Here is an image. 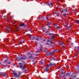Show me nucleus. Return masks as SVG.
I'll return each mask as SVG.
<instances>
[{"label": "nucleus", "instance_id": "obj_16", "mask_svg": "<svg viewBox=\"0 0 79 79\" xmlns=\"http://www.w3.org/2000/svg\"><path fill=\"white\" fill-rule=\"evenodd\" d=\"M68 9H64V11H65L66 13L68 12Z\"/></svg>", "mask_w": 79, "mask_h": 79}, {"label": "nucleus", "instance_id": "obj_27", "mask_svg": "<svg viewBox=\"0 0 79 79\" xmlns=\"http://www.w3.org/2000/svg\"><path fill=\"white\" fill-rule=\"evenodd\" d=\"M52 60H54V61H56V59L54 57H52Z\"/></svg>", "mask_w": 79, "mask_h": 79}, {"label": "nucleus", "instance_id": "obj_32", "mask_svg": "<svg viewBox=\"0 0 79 79\" xmlns=\"http://www.w3.org/2000/svg\"><path fill=\"white\" fill-rule=\"evenodd\" d=\"M14 27H17V26L16 25V24H15V25L14 26Z\"/></svg>", "mask_w": 79, "mask_h": 79}, {"label": "nucleus", "instance_id": "obj_36", "mask_svg": "<svg viewBox=\"0 0 79 79\" xmlns=\"http://www.w3.org/2000/svg\"><path fill=\"white\" fill-rule=\"evenodd\" d=\"M7 31H10L9 30V28L8 27H7Z\"/></svg>", "mask_w": 79, "mask_h": 79}, {"label": "nucleus", "instance_id": "obj_12", "mask_svg": "<svg viewBox=\"0 0 79 79\" xmlns=\"http://www.w3.org/2000/svg\"><path fill=\"white\" fill-rule=\"evenodd\" d=\"M21 74V72L20 71L19 72L18 75V76L19 77H20L19 76H20Z\"/></svg>", "mask_w": 79, "mask_h": 79}, {"label": "nucleus", "instance_id": "obj_17", "mask_svg": "<svg viewBox=\"0 0 79 79\" xmlns=\"http://www.w3.org/2000/svg\"><path fill=\"white\" fill-rule=\"evenodd\" d=\"M69 73H66L65 74L66 76H69Z\"/></svg>", "mask_w": 79, "mask_h": 79}, {"label": "nucleus", "instance_id": "obj_50", "mask_svg": "<svg viewBox=\"0 0 79 79\" xmlns=\"http://www.w3.org/2000/svg\"><path fill=\"white\" fill-rule=\"evenodd\" d=\"M48 31H47L46 32V33H48Z\"/></svg>", "mask_w": 79, "mask_h": 79}, {"label": "nucleus", "instance_id": "obj_55", "mask_svg": "<svg viewBox=\"0 0 79 79\" xmlns=\"http://www.w3.org/2000/svg\"><path fill=\"white\" fill-rule=\"evenodd\" d=\"M2 65V64H1V62H0V66Z\"/></svg>", "mask_w": 79, "mask_h": 79}, {"label": "nucleus", "instance_id": "obj_63", "mask_svg": "<svg viewBox=\"0 0 79 79\" xmlns=\"http://www.w3.org/2000/svg\"><path fill=\"white\" fill-rule=\"evenodd\" d=\"M78 53H79V52H78Z\"/></svg>", "mask_w": 79, "mask_h": 79}, {"label": "nucleus", "instance_id": "obj_3", "mask_svg": "<svg viewBox=\"0 0 79 79\" xmlns=\"http://www.w3.org/2000/svg\"><path fill=\"white\" fill-rule=\"evenodd\" d=\"M27 57L26 56H23L22 57H21L19 59V61H21V60H25V59H26Z\"/></svg>", "mask_w": 79, "mask_h": 79}, {"label": "nucleus", "instance_id": "obj_38", "mask_svg": "<svg viewBox=\"0 0 79 79\" xmlns=\"http://www.w3.org/2000/svg\"><path fill=\"white\" fill-rule=\"evenodd\" d=\"M57 51V49H56L54 50V51L53 52H56Z\"/></svg>", "mask_w": 79, "mask_h": 79}, {"label": "nucleus", "instance_id": "obj_2", "mask_svg": "<svg viewBox=\"0 0 79 79\" xmlns=\"http://www.w3.org/2000/svg\"><path fill=\"white\" fill-rule=\"evenodd\" d=\"M56 35L54 34L53 35H52L51 37V38L50 40H48V42H52L53 41V40L54 39V37H55Z\"/></svg>", "mask_w": 79, "mask_h": 79}, {"label": "nucleus", "instance_id": "obj_8", "mask_svg": "<svg viewBox=\"0 0 79 79\" xmlns=\"http://www.w3.org/2000/svg\"><path fill=\"white\" fill-rule=\"evenodd\" d=\"M48 70H49V69H48V68H47V67L45 68L44 69L45 71H46V72H48Z\"/></svg>", "mask_w": 79, "mask_h": 79}, {"label": "nucleus", "instance_id": "obj_42", "mask_svg": "<svg viewBox=\"0 0 79 79\" xmlns=\"http://www.w3.org/2000/svg\"><path fill=\"white\" fill-rule=\"evenodd\" d=\"M56 29H59V27H56Z\"/></svg>", "mask_w": 79, "mask_h": 79}, {"label": "nucleus", "instance_id": "obj_13", "mask_svg": "<svg viewBox=\"0 0 79 79\" xmlns=\"http://www.w3.org/2000/svg\"><path fill=\"white\" fill-rule=\"evenodd\" d=\"M52 25H53V26H58V24L57 23H52Z\"/></svg>", "mask_w": 79, "mask_h": 79}, {"label": "nucleus", "instance_id": "obj_56", "mask_svg": "<svg viewBox=\"0 0 79 79\" xmlns=\"http://www.w3.org/2000/svg\"><path fill=\"white\" fill-rule=\"evenodd\" d=\"M77 73H79V71H77Z\"/></svg>", "mask_w": 79, "mask_h": 79}, {"label": "nucleus", "instance_id": "obj_22", "mask_svg": "<svg viewBox=\"0 0 79 79\" xmlns=\"http://www.w3.org/2000/svg\"><path fill=\"white\" fill-rule=\"evenodd\" d=\"M69 19L70 20H73V18H70V17H69Z\"/></svg>", "mask_w": 79, "mask_h": 79}, {"label": "nucleus", "instance_id": "obj_51", "mask_svg": "<svg viewBox=\"0 0 79 79\" xmlns=\"http://www.w3.org/2000/svg\"><path fill=\"white\" fill-rule=\"evenodd\" d=\"M52 34H51V33H49V35H52Z\"/></svg>", "mask_w": 79, "mask_h": 79}, {"label": "nucleus", "instance_id": "obj_57", "mask_svg": "<svg viewBox=\"0 0 79 79\" xmlns=\"http://www.w3.org/2000/svg\"><path fill=\"white\" fill-rule=\"evenodd\" d=\"M25 72L27 71V70L25 69Z\"/></svg>", "mask_w": 79, "mask_h": 79}, {"label": "nucleus", "instance_id": "obj_30", "mask_svg": "<svg viewBox=\"0 0 79 79\" xmlns=\"http://www.w3.org/2000/svg\"><path fill=\"white\" fill-rule=\"evenodd\" d=\"M14 16L13 15L11 16H10V18L11 19H13V17Z\"/></svg>", "mask_w": 79, "mask_h": 79}, {"label": "nucleus", "instance_id": "obj_46", "mask_svg": "<svg viewBox=\"0 0 79 79\" xmlns=\"http://www.w3.org/2000/svg\"><path fill=\"white\" fill-rule=\"evenodd\" d=\"M48 27H49V28H52V26H49Z\"/></svg>", "mask_w": 79, "mask_h": 79}, {"label": "nucleus", "instance_id": "obj_10", "mask_svg": "<svg viewBox=\"0 0 79 79\" xmlns=\"http://www.w3.org/2000/svg\"><path fill=\"white\" fill-rule=\"evenodd\" d=\"M54 52H51L49 53V55H53L54 54Z\"/></svg>", "mask_w": 79, "mask_h": 79}, {"label": "nucleus", "instance_id": "obj_43", "mask_svg": "<svg viewBox=\"0 0 79 79\" xmlns=\"http://www.w3.org/2000/svg\"><path fill=\"white\" fill-rule=\"evenodd\" d=\"M35 44H36V45H37V42L35 41Z\"/></svg>", "mask_w": 79, "mask_h": 79}, {"label": "nucleus", "instance_id": "obj_28", "mask_svg": "<svg viewBox=\"0 0 79 79\" xmlns=\"http://www.w3.org/2000/svg\"><path fill=\"white\" fill-rule=\"evenodd\" d=\"M76 49L77 50H79V47H77V48H76Z\"/></svg>", "mask_w": 79, "mask_h": 79}, {"label": "nucleus", "instance_id": "obj_58", "mask_svg": "<svg viewBox=\"0 0 79 79\" xmlns=\"http://www.w3.org/2000/svg\"><path fill=\"white\" fill-rule=\"evenodd\" d=\"M14 40V41H15V39H13V40Z\"/></svg>", "mask_w": 79, "mask_h": 79}, {"label": "nucleus", "instance_id": "obj_53", "mask_svg": "<svg viewBox=\"0 0 79 79\" xmlns=\"http://www.w3.org/2000/svg\"><path fill=\"white\" fill-rule=\"evenodd\" d=\"M10 63H11V62H9L8 63V64H10Z\"/></svg>", "mask_w": 79, "mask_h": 79}, {"label": "nucleus", "instance_id": "obj_61", "mask_svg": "<svg viewBox=\"0 0 79 79\" xmlns=\"http://www.w3.org/2000/svg\"><path fill=\"white\" fill-rule=\"evenodd\" d=\"M24 27H26V26H24Z\"/></svg>", "mask_w": 79, "mask_h": 79}, {"label": "nucleus", "instance_id": "obj_54", "mask_svg": "<svg viewBox=\"0 0 79 79\" xmlns=\"http://www.w3.org/2000/svg\"><path fill=\"white\" fill-rule=\"evenodd\" d=\"M43 41H44V42H45V40H43Z\"/></svg>", "mask_w": 79, "mask_h": 79}, {"label": "nucleus", "instance_id": "obj_47", "mask_svg": "<svg viewBox=\"0 0 79 79\" xmlns=\"http://www.w3.org/2000/svg\"><path fill=\"white\" fill-rule=\"evenodd\" d=\"M6 58L7 59H8V58H9V57L8 56H6Z\"/></svg>", "mask_w": 79, "mask_h": 79}, {"label": "nucleus", "instance_id": "obj_11", "mask_svg": "<svg viewBox=\"0 0 79 79\" xmlns=\"http://www.w3.org/2000/svg\"><path fill=\"white\" fill-rule=\"evenodd\" d=\"M24 26V24L23 23H21L20 25V26Z\"/></svg>", "mask_w": 79, "mask_h": 79}, {"label": "nucleus", "instance_id": "obj_37", "mask_svg": "<svg viewBox=\"0 0 79 79\" xmlns=\"http://www.w3.org/2000/svg\"><path fill=\"white\" fill-rule=\"evenodd\" d=\"M46 67H48V66H49V64H48L46 65Z\"/></svg>", "mask_w": 79, "mask_h": 79}, {"label": "nucleus", "instance_id": "obj_60", "mask_svg": "<svg viewBox=\"0 0 79 79\" xmlns=\"http://www.w3.org/2000/svg\"><path fill=\"white\" fill-rule=\"evenodd\" d=\"M24 42H25V40H24V41H23V42L24 43Z\"/></svg>", "mask_w": 79, "mask_h": 79}, {"label": "nucleus", "instance_id": "obj_14", "mask_svg": "<svg viewBox=\"0 0 79 79\" xmlns=\"http://www.w3.org/2000/svg\"><path fill=\"white\" fill-rule=\"evenodd\" d=\"M4 41H6V42H8V39L7 38L4 39Z\"/></svg>", "mask_w": 79, "mask_h": 79}, {"label": "nucleus", "instance_id": "obj_21", "mask_svg": "<svg viewBox=\"0 0 79 79\" xmlns=\"http://www.w3.org/2000/svg\"><path fill=\"white\" fill-rule=\"evenodd\" d=\"M22 43H23V42L22 41H20L19 42V45H21V44H22Z\"/></svg>", "mask_w": 79, "mask_h": 79}, {"label": "nucleus", "instance_id": "obj_64", "mask_svg": "<svg viewBox=\"0 0 79 79\" xmlns=\"http://www.w3.org/2000/svg\"><path fill=\"white\" fill-rule=\"evenodd\" d=\"M76 79H79V78H77Z\"/></svg>", "mask_w": 79, "mask_h": 79}, {"label": "nucleus", "instance_id": "obj_18", "mask_svg": "<svg viewBox=\"0 0 79 79\" xmlns=\"http://www.w3.org/2000/svg\"><path fill=\"white\" fill-rule=\"evenodd\" d=\"M50 19V18H49V17H48V16L46 17V20H47V19Z\"/></svg>", "mask_w": 79, "mask_h": 79}, {"label": "nucleus", "instance_id": "obj_25", "mask_svg": "<svg viewBox=\"0 0 79 79\" xmlns=\"http://www.w3.org/2000/svg\"><path fill=\"white\" fill-rule=\"evenodd\" d=\"M47 25H50V22H48V23L47 24Z\"/></svg>", "mask_w": 79, "mask_h": 79}, {"label": "nucleus", "instance_id": "obj_59", "mask_svg": "<svg viewBox=\"0 0 79 79\" xmlns=\"http://www.w3.org/2000/svg\"><path fill=\"white\" fill-rule=\"evenodd\" d=\"M38 40V38H37V39H36V40Z\"/></svg>", "mask_w": 79, "mask_h": 79}, {"label": "nucleus", "instance_id": "obj_9", "mask_svg": "<svg viewBox=\"0 0 79 79\" xmlns=\"http://www.w3.org/2000/svg\"><path fill=\"white\" fill-rule=\"evenodd\" d=\"M12 72L13 73V74L14 75V76H17V73H16L15 72V71H12Z\"/></svg>", "mask_w": 79, "mask_h": 79}, {"label": "nucleus", "instance_id": "obj_19", "mask_svg": "<svg viewBox=\"0 0 79 79\" xmlns=\"http://www.w3.org/2000/svg\"><path fill=\"white\" fill-rule=\"evenodd\" d=\"M48 6H50V5H52V3H50V4H48Z\"/></svg>", "mask_w": 79, "mask_h": 79}, {"label": "nucleus", "instance_id": "obj_29", "mask_svg": "<svg viewBox=\"0 0 79 79\" xmlns=\"http://www.w3.org/2000/svg\"><path fill=\"white\" fill-rule=\"evenodd\" d=\"M2 65V66H4V67H7V65Z\"/></svg>", "mask_w": 79, "mask_h": 79}, {"label": "nucleus", "instance_id": "obj_41", "mask_svg": "<svg viewBox=\"0 0 79 79\" xmlns=\"http://www.w3.org/2000/svg\"><path fill=\"white\" fill-rule=\"evenodd\" d=\"M46 45H49V44L48 43H47L46 44Z\"/></svg>", "mask_w": 79, "mask_h": 79}, {"label": "nucleus", "instance_id": "obj_31", "mask_svg": "<svg viewBox=\"0 0 79 79\" xmlns=\"http://www.w3.org/2000/svg\"><path fill=\"white\" fill-rule=\"evenodd\" d=\"M36 38L35 37H33L32 39V40H35L36 39Z\"/></svg>", "mask_w": 79, "mask_h": 79}, {"label": "nucleus", "instance_id": "obj_44", "mask_svg": "<svg viewBox=\"0 0 79 79\" xmlns=\"http://www.w3.org/2000/svg\"><path fill=\"white\" fill-rule=\"evenodd\" d=\"M2 75V73H0V76H1Z\"/></svg>", "mask_w": 79, "mask_h": 79}, {"label": "nucleus", "instance_id": "obj_52", "mask_svg": "<svg viewBox=\"0 0 79 79\" xmlns=\"http://www.w3.org/2000/svg\"><path fill=\"white\" fill-rule=\"evenodd\" d=\"M76 77V76L75 75L74 76V77L75 78V77Z\"/></svg>", "mask_w": 79, "mask_h": 79}, {"label": "nucleus", "instance_id": "obj_24", "mask_svg": "<svg viewBox=\"0 0 79 79\" xmlns=\"http://www.w3.org/2000/svg\"><path fill=\"white\" fill-rule=\"evenodd\" d=\"M76 22L77 23L79 24V20H77L76 21Z\"/></svg>", "mask_w": 79, "mask_h": 79}, {"label": "nucleus", "instance_id": "obj_4", "mask_svg": "<svg viewBox=\"0 0 79 79\" xmlns=\"http://www.w3.org/2000/svg\"><path fill=\"white\" fill-rule=\"evenodd\" d=\"M56 64H52V63H49V65L50 67H52V66H53V65H56Z\"/></svg>", "mask_w": 79, "mask_h": 79}, {"label": "nucleus", "instance_id": "obj_7", "mask_svg": "<svg viewBox=\"0 0 79 79\" xmlns=\"http://www.w3.org/2000/svg\"><path fill=\"white\" fill-rule=\"evenodd\" d=\"M28 59H31V60H33L34 57H33L32 55H31L30 56L28 57Z\"/></svg>", "mask_w": 79, "mask_h": 79}, {"label": "nucleus", "instance_id": "obj_26", "mask_svg": "<svg viewBox=\"0 0 79 79\" xmlns=\"http://www.w3.org/2000/svg\"><path fill=\"white\" fill-rule=\"evenodd\" d=\"M4 18H7V15H4L3 16Z\"/></svg>", "mask_w": 79, "mask_h": 79}, {"label": "nucleus", "instance_id": "obj_20", "mask_svg": "<svg viewBox=\"0 0 79 79\" xmlns=\"http://www.w3.org/2000/svg\"><path fill=\"white\" fill-rule=\"evenodd\" d=\"M27 54L28 56H29V55H30V56H31V54L30 53V52H28Z\"/></svg>", "mask_w": 79, "mask_h": 79}, {"label": "nucleus", "instance_id": "obj_45", "mask_svg": "<svg viewBox=\"0 0 79 79\" xmlns=\"http://www.w3.org/2000/svg\"><path fill=\"white\" fill-rule=\"evenodd\" d=\"M58 69H60V66H58Z\"/></svg>", "mask_w": 79, "mask_h": 79}, {"label": "nucleus", "instance_id": "obj_5", "mask_svg": "<svg viewBox=\"0 0 79 79\" xmlns=\"http://www.w3.org/2000/svg\"><path fill=\"white\" fill-rule=\"evenodd\" d=\"M40 51H38V52H40V51H42L43 50V48H42V47H43V45L42 44H40Z\"/></svg>", "mask_w": 79, "mask_h": 79}, {"label": "nucleus", "instance_id": "obj_48", "mask_svg": "<svg viewBox=\"0 0 79 79\" xmlns=\"http://www.w3.org/2000/svg\"><path fill=\"white\" fill-rule=\"evenodd\" d=\"M22 62H23V63H25V62H24V61H22Z\"/></svg>", "mask_w": 79, "mask_h": 79}, {"label": "nucleus", "instance_id": "obj_40", "mask_svg": "<svg viewBox=\"0 0 79 79\" xmlns=\"http://www.w3.org/2000/svg\"><path fill=\"white\" fill-rule=\"evenodd\" d=\"M29 36V37H31V36H32V35H31V34H29L28 35Z\"/></svg>", "mask_w": 79, "mask_h": 79}, {"label": "nucleus", "instance_id": "obj_34", "mask_svg": "<svg viewBox=\"0 0 79 79\" xmlns=\"http://www.w3.org/2000/svg\"><path fill=\"white\" fill-rule=\"evenodd\" d=\"M64 44V43L63 42H62V43L61 44V45H63Z\"/></svg>", "mask_w": 79, "mask_h": 79}, {"label": "nucleus", "instance_id": "obj_62", "mask_svg": "<svg viewBox=\"0 0 79 79\" xmlns=\"http://www.w3.org/2000/svg\"><path fill=\"white\" fill-rule=\"evenodd\" d=\"M11 79H13V78H11Z\"/></svg>", "mask_w": 79, "mask_h": 79}, {"label": "nucleus", "instance_id": "obj_23", "mask_svg": "<svg viewBox=\"0 0 79 79\" xmlns=\"http://www.w3.org/2000/svg\"><path fill=\"white\" fill-rule=\"evenodd\" d=\"M7 61H8V60H6L4 61L3 63H8V62H7Z\"/></svg>", "mask_w": 79, "mask_h": 79}, {"label": "nucleus", "instance_id": "obj_39", "mask_svg": "<svg viewBox=\"0 0 79 79\" xmlns=\"http://www.w3.org/2000/svg\"><path fill=\"white\" fill-rule=\"evenodd\" d=\"M42 17V19H45V17Z\"/></svg>", "mask_w": 79, "mask_h": 79}, {"label": "nucleus", "instance_id": "obj_15", "mask_svg": "<svg viewBox=\"0 0 79 79\" xmlns=\"http://www.w3.org/2000/svg\"><path fill=\"white\" fill-rule=\"evenodd\" d=\"M55 13L56 14V15H58V14H60V13L58 12L57 11H56V12H55Z\"/></svg>", "mask_w": 79, "mask_h": 79}, {"label": "nucleus", "instance_id": "obj_35", "mask_svg": "<svg viewBox=\"0 0 79 79\" xmlns=\"http://www.w3.org/2000/svg\"><path fill=\"white\" fill-rule=\"evenodd\" d=\"M66 14H64L63 15V16H66Z\"/></svg>", "mask_w": 79, "mask_h": 79}, {"label": "nucleus", "instance_id": "obj_1", "mask_svg": "<svg viewBox=\"0 0 79 79\" xmlns=\"http://www.w3.org/2000/svg\"><path fill=\"white\" fill-rule=\"evenodd\" d=\"M19 68L22 69H25L26 68V65H23V64L21 63H19Z\"/></svg>", "mask_w": 79, "mask_h": 79}, {"label": "nucleus", "instance_id": "obj_6", "mask_svg": "<svg viewBox=\"0 0 79 79\" xmlns=\"http://www.w3.org/2000/svg\"><path fill=\"white\" fill-rule=\"evenodd\" d=\"M3 76L4 77H5L6 76V72H3L2 73Z\"/></svg>", "mask_w": 79, "mask_h": 79}, {"label": "nucleus", "instance_id": "obj_33", "mask_svg": "<svg viewBox=\"0 0 79 79\" xmlns=\"http://www.w3.org/2000/svg\"><path fill=\"white\" fill-rule=\"evenodd\" d=\"M42 19V18L41 17H40V18H39V19H40V20H41V19Z\"/></svg>", "mask_w": 79, "mask_h": 79}, {"label": "nucleus", "instance_id": "obj_49", "mask_svg": "<svg viewBox=\"0 0 79 79\" xmlns=\"http://www.w3.org/2000/svg\"><path fill=\"white\" fill-rule=\"evenodd\" d=\"M62 11L63 12H64V10H62Z\"/></svg>", "mask_w": 79, "mask_h": 79}]
</instances>
